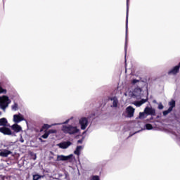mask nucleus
I'll return each instance as SVG.
<instances>
[{
  "mask_svg": "<svg viewBox=\"0 0 180 180\" xmlns=\"http://www.w3.org/2000/svg\"><path fill=\"white\" fill-rule=\"evenodd\" d=\"M62 131L65 133V134H77L79 131V129L77 127H73L72 125H63L62 127Z\"/></svg>",
  "mask_w": 180,
  "mask_h": 180,
  "instance_id": "1",
  "label": "nucleus"
},
{
  "mask_svg": "<svg viewBox=\"0 0 180 180\" xmlns=\"http://www.w3.org/2000/svg\"><path fill=\"white\" fill-rule=\"evenodd\" d=\"M11 101L8 96H0V109H2L4 112L6 110V108L9 106Z\"/></svg>",
  "mask_w": 180,
  "mask_h": 180,
  "instance_id": "2",
  "label": "nucleus"
},
{
  "mask_svg": "<svg viewBox=\"0 0 180 180\" xmlns=\"http://www.w3.org/2000/svg\"><path fill=\"white\" fill-rule=\"evenodd\" d=\"M26 120L25 119V116L23 115H22L20 112L18 113V114H15L13 116V122L14 123H20V122H23Z\"/></svg>",
  "mask_w": 180,
  "mask_h": 180,
  "instance_id": "3",
  "label": "nucleus"
},
{
  "mask_svg": "<svg viewBox=\"0 0 180 180\" xmlns=\"http://www.w3.org/2000/svg\"><path fill=\"white\" fill-rule=\"evenodd\" d=\"M74 157V155L70 154L68 156L65 155H58L57 156V161H70L71 162V161H72V158Z\"/></svg>",
  "mask_w": 180,
  "mask_h": 180,
  "instance_id": "4",
  "label": "nucleus"
},
{
  "mask_svg": "<svg viewBox=\"0 0 180 180\" xmlns=\"http://www.w3.org/2000/svg\"><path fill=\"white\" fill-rule=\"evenodd\" d=\"M129 23V6H127V22H126V41H125V54L127 53V29H128V25Z\"/></svg>",
  "mask_w": 180,
  "mask_h": 180,
  "instance_id": "5",
  "label": "nucleus"
},
{
  "mask_svg": "<svg viewBox=\"0 0 180 180\" xmlns=\"http://www.w3.org/2000/svg\"><path fill=\"white\" fill-rule=\"evenodd\" d=\"M79 123L81 126L82 130H85V129H86V127H88V118L82 117L79 120Z\"/></svg>",
  "mask_w": 180,
  "mask_h": 180,
  "instance_id": "6",
  "label": "nucleus"
},
{
  "mask_svg": "<svg viewBox=\"0 0 180 180\" xmlns=\"http://www.w3.org/2000/svg\"><path fill=\"white\" fill-rule=\"evenodd\" d=\"M70 146H72V143H71V141H63L57 144V146L59 147V148H62L63 150L68 148Z\"/></svg>",
  "mask_w": 180,
  "mask_h": 180,
  "instance_id": "7",
  "label": "nucleus"
},
{
  "mask_svg": "<svg viewBox=\"0 0 180 180\" xmlns=\"http://www.w3.org/2000/svg\"><path fill=\"white\" fill-rule=\"evenodd\" d=\"M71 119H72V117H71L70 119L67 120L63 123H58V124L55 123V124H52L51 125H49V124H44L43 127H44V129H50V127H53V126H58L60 124H67L68 123L70 122V120H71Z\"/></svg>",
  "mask_w": 180,
  "mask_h": 180,
  "instance_id": "8",
  "label": "nucleus"
},
{
  "mask_svg": "<svg viewBox=\"0 0 180 180\" xmlns=\"http://www.w3.org/2000/svg\"><path fill=\"white\" fill-rule=\"evenodd\" d=\"M134 110L135 109L131 106H128L126 108V112L127 113V117H133L134 116Z\"/></svg>",
  "mask_w": 180,
  "mask_h": 180,
  "instance_id": "9",
  "label": "nucleus"
},
{
  "mask_svg": "<svg viewBox=\"0 0 180 180\" xmlns=\"http://www.w3.org/2000/svg\"><path fill=\"white\" fill-rule=\"evenodd\" d=\"M0 133H2L3 134L7 135V136L12 135V131L7 127L0 128Z\"/></svg>",
  "mask_w": 180,
  "mask_h": 180,
  "instance_id": "10",
  "label": "nucleus"
},
{
  "mask_svg": "<svg viewBox=\"0 0 180 180\" xmlns=\"http://www.w3.org/2000/svg\"><path fill=\"white\" fill-rule=\"evenodd\" d=\"M12 130L15 131V133H19L20 131H22V127L20 125L15 123L11 126Z\"/></svg>",
  "mask_w": 180,
  "mask_h": 180,
  "instance_id": "11",
  "label": "nucleus"
},
{
  "mask_svg": "<svg viewBox=\"0 0 180 180\" xmlns=\"http://www.w3.org/2000/svg\"><path fill=\"white\" fill-rule=\"evenodd\" d=\"M10 154H12V152L11 150L4 149V150H0V157H8V155H10Z\"/></svg>",
  "mask_w": 180,
  "mask_h": 180,
  "instance_id": "12",
  "label": "nucleus"
},
{
  "mask_svg": "<svg viewBox=\"0 0 180 180\" xmlns=\"http://www.w3.org/2000/svg\"><path fill=\"white\" fill-rule=\"evenodd\" d=\"M144 110L146 115H155V110L153 108L146 107Z\"/></svg>",
  "mask_w": 180,
  "mask_h": 180,
  "instance_id": "13",
  "label": "nucleus"
},
{
  "mask_svg": "<svg viewBox=\"0 0 180 180\" xmlns=\"http://www.w3.org/2000/svg\"><path fill=\"white\" fill-rule=\"evenodd\" d=\"M82 150H84V146H77L75 150L74 151V154H75V155H77L78 157H79V155L81 154V151H82Z\"/></svg>",
  "mask_w": 180,
  "mask_h": 180,
  "instance_id": "14",
  "label": "nucleus"
},
{
  "mask_svg": "<svg viewBox=\"0 0 180 180\" xmlns=\"http://www.w3.org/2000/svg\"><path fill=\"white\" fill-rule=\"evenodd\" d=\"M141 94V89L140 88H136L134 89V91L132 92V96H135L137 98L139 95Z\"/></svg>",
  "mask_w": 180,
  "mask_h": 180,
  "instance_id": "15",
  "label": "nucleus"
},
{
  "mask_svg": "<svg viewBox=\"0 0 180 180\" xmlns=\"http://www.w3.org/2000/svg\"><path fill=\"white\" fill-rule=\"evenodd\" d=\"M11 110L13 112H16L17 110H19V105H18V103H14L11 105Z\"/></svg>",
  "mask_w": 180,
  "mask_h": 180,
  "instance_id": "16",
  "label": "nucleus"
},
{
  "mask_svg": "<svg viewBox=\"0 0 180 180\" xmlns=\"http://www.w3.org/2000/svg\"><path fill=\"white\" fill-rule=\"evenodd\" d=\"M147 102V100L146 99H142L140 101H136L135 102L134 105L135 106H141V105H143V103H146Z\"/></svg>",
  "mask_w": 180,
  "mask_h": 180,
  "instance_id": "17",
  "label": "nucleus"
},
{
  "mask_svg": "<svg viewBox=\"0 0 180 180\" xmlns=\"http://www.w3.org/2000/svg\"><path fill=\"white\" fill-rule=\"evenodd\" d=\"M8 124V120L6 118L0 119V126H6Z\"/></svg>",
  "mask_w": 180,
  "mask_h": 180,
  "instance_id": "18",
  "label": "nucleus"
},
{
  "mask_svg": "<svg viewBox=\"0 0 180 180\" xmlns=\"http://www.w3.org/2000/svg\"><path fill=\"white\" fill-rule=\"evenodd\" d=\"M111 101H112V106L114 108H117V98L116 97H114L112 98H111Z\"/></svg>",
  "mask_w": 180,
  "mask_h": 180,
  "instance_id": "19",
  "label": "nucleus"
},
{
  "mask_svg": "<svg viewBox=\"0 0 180 180\" xmlns=\"http://www.w3.org/2000/svg\"><path fill=\"white\" fill-rule=\"evenodd\" d=\"M169 109H171L172 108V109H174V108H175V101L174 100H172L169 103Z\"/></svg>",
  "mask_w": 180,
  "mask_h": 180,
  "instance_id": "20",
  "label": "nucleus"
},
{
  "mask_svg": "<svg viewBox=\"0 0 180 180\" xmlns=\"http://www.w3.org/2000/svg\"><path fill=\"white\" fill-rule=\"evenodd\" d=\"M171 112H172V108H169L168 110L163 111V115L167 116V115L171 113Z\"/></svg>",
  "mask_w": 180,
  "mask_h": 180,
  "instance_id": "21",
  "label": "nucleus"
},
{
  "mask_svg": "<svg viewBox=\"0 0 180 180\" xmlns=\"http://www.w3.org/2000/svg\"><path fill=\"white\" fill-rule=\"evenodd\" d=\"M146 112L144 111L143 112H140L139 113V119H145L146 118Z\"/></svg>",
  "mask_w": 180,
  "mask_h": 180,
  "instance_id": "22",
  "label": "nucleus"
},
{
  "mask_svg": "<svg viewBox=\"0 0 180 180\" xmlns=\"http://www.w3.org/2000/svg\"><path fill=\"white\" fill-rule=\"evenodd\" d=\"M40 178H43V176H40L39 174L33 175V180H39Z\"/></svg>",
  "mask_w": 180,
  "mask_h": 180,
  "instance_id": "23",
  "label": "nucleus"
},
{
  "mask_svg": "<svg viewBox=\"0 0 180 180\" xmlns=\"http://www.w3.org/2000/svg\"><path fill=\"white\" fill-rule=\"evenodd\" d=\"M146 130H153V125L151 124H146Z\"/></svg>",
  "mask_w": 180,
  "mask_h": 180,
  "instance_id": "24",
  "label": "nucleus"
},
{
  "mask_svg": "<svg viewBox=\"0 0 180 180\" xmlns=\"http://www.w3.org/2000/svg\"><path fill=\"white\" fill-rule=\"evenodd\" d=\"M139 82H140V80L136 79H134L131 81L132 85H136V84H139Z\"/></svg>",
  "mask_w": 180,
  "mask_h": 180,
  "instance_id": "25",
  "label": "nucleus"
},
{
  "mask_svg": "<svg viewBox=\"0 0 180 180\" xmlns=\"http://www.w3.org/2000/svg\"><path fill=\"white\" fill-rule=\"evenodd\" d=\"M7 91L6 89L2 88V86L0 85V94H6Z\"/></svg>",
  "mask_w": 180,
  "mask_h": 180,
  "instance_id": "26",
  "label": "nucleus"
},
{
  "mask_svg": "<svg viewBox=\"0 0 180 180\" xmlns=\"http://www.w3.org/2000/svg\"><path fill=\"white\" fill-rule=\"evenodd\" d=\"M49 134H54L56 133H57V130L56 129H50L49 131H48Z\"/></svg>",
  "mask_w": 180,
  "mask_h": 180,
  "instance_id": "27",
  "label": "nucleus"
},
{
  "mask_svg": "<svg viewBox=\"0 0 180 180\" xmlns=\"http://www.w3.org/2000/svg\"><path fill=\"white\" fill-rule=\"evenodd\" d=\"M49 136V134L48 133V131L45 132V134L44 135H42V139H47Z\"/></svg>",
  "mask_w": 180,
  "mask_h": 180,
  "instance_id": "28",
  "label": "nucleus"
},
{
  "mask_svg": "<svg viewBox=\"0 0 180 180\" xmlns=\"http://www.w3.org/2000/svg\"><path fill=\"white\" fill-rule=\"evenodd\" d=\"M90 180H99V176H93Z\"/></svg>",
  "mask_w": 180,
  "mask_h": 180,
  "instance_id": "29",
  "label": "nucleus"
},
{
  "mask_svg": "<svg viewBox=\"0 0 180 180\" xmlns=\"http://www.w3.org/2000/svg\"><path fill=\"white\" fill-rule=\"evenodd\" d=\"M158 109L160 110L164 109V105H162V103H160L158 104Z\"/></svg>",
  "mask_w": 180,
  "mask_h": 180,
  "instance_id": "30",
  "label": "nucleus"
},
{
  "mask_svg": "<svg viewBox=\"0 0 180 180\" xmlns=\"http://www.w3.org/2000/svg\"><path fill=\"white\" fill-rule=\"evenodd\" d=\"M20 143H25V140L23 139V137L22 136V135H20Z\"/></svg>",
  "mask_w": 180,
  "mask_h": 180,
  "instance_id": "31",
  "label": "nucleus"
},
{
  "mask_svg": "<svg viewBox=\"0 0 180 180\" xmlns=\"http://www.w3.org/2000/svg\"><path fill=\"white\" fill-rule=\"evenodd\" d=\"M82 140H79L78 141H77V143H79V144H82Z\"/></svg>",
  "mask_w": 180,
  "mask_h": 180,
  "instance_id": "32",
  "label": "nucleus"
},
{
  "mask_svg": "<svg viewBox=\"0 0 180 180\" xmlns=\"http://www.w3.org/2000/svg\"><path fill=\"white\" fill-rule=\"evenodd\" d=\"M39 140H40V141H43V139H41V138H39Z\"/></svg>",
  "mask_w": 180,
  "mask_h": 180,
  "instance_id": "33",
  "label": "nucleus"
},
{
  "mask_svg": "<svg viewBox=\"0 0 180 180\" xmlns=\"http://www.w3.org/2000/svg\"><path fill=\"white\" fill-rule=\"evenodd\" d=\"M1 115H2V112H0V116H1Z\"/></svg>",
  "mask_w": 180,
  "mask_h": 180,
  "instance_id": "34",
  "label": "nucleus"
},
{
  "mask_svg": "<svg viewBox=\"0 0 180 180\" xmlns=\"http://www.w3.org/2000/svg\"><path fill=\"white\" fill-rule=\"evenodd\" d=\"M65 178L67 179V174H65Z\"/></svg>",
  "mask_w": 180,
  "mask_h": 180,
  "instance_id": "35",
  "label": "nucleus"
},
{
  "mask_svg": "<svg viewBox=\"0 0 180 180\" xmlns=\"http://www.w3.org/2000/svg\"><path fill=\"white\" fill-rule=\"evenodd\" d=\"M67 180H68V179H67Z\"/></svg>",
  "mask_w": 180,
  "mask_h": 180,
  "instance_id": "36",
  "label": "nucleus"
}]
</instances>
